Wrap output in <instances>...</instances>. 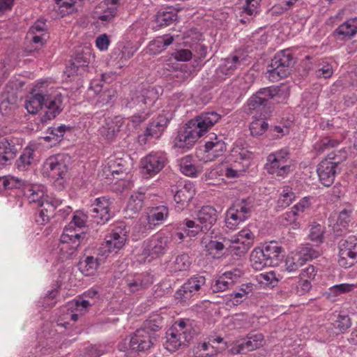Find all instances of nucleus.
I'll return each mask as SVG.
<instances>
[{
    "label": "nucleus",
    "mask_w": 357,
    "mask_h": 357,
    "mask_svg": "<svg viewBox=\"0 0 357 357\" xmlns=\"http://www.w3.org/2000/svg\"><path fill=\"white\" fill-rule=\"evenodd\" d=\"M156 99V94L153 89H142L133 93L130 97L125 98L121 102L122 107L126 110H132L134 114L129 119H124L116 117L113 123L116 127L109 128L113 135L116 132L126 130L131 123L133 128H136L144 122L150 115V107Z\"/></svg>",
    "instance_id": "obj_1"
},
{
    "label": "nucleus",
    "mask_w": 357,
    "mask_h": 357,
    "mask_svg": "<svg viewBox=\"0 0 357 357\" xmlns=\"http://www.w3.org/2000/svg\"><path fill=\"white\" fill-rule=\"evenodd\" d=\"M60 105V97L52 98L48 95L43 96L40 93L29 96L24 103L27 112L32 114H35L40 109L45 108L44 114L41 117V121L43 123L54 119L59 114Z\"/></svg>",
    "instance_id": "obj_2"
},
{
    "label": "nucleus",
    "mask_w": 357,
    "mask_h": 357,
    "mask_svg": "<svg viewBox=\"0 0 357 357\" xmlns=\"http://www.w3.org/2000/svg\"><path fill=\"white\" fill-rule=\"evenodd\" d=\"M218 213L215 208L211 206H204L197 213L198 223L192 220L185 219L183 221L182 229L190 237H195L199 232L208 231L216 222Z\"/></svg>",
    "instance_id": "obj_3"
},
{
    "label": "nucleus",
    "mask_w": 357,
    "mask_h": 357,
    "mask_svg": "<svg viewBox=\"0 0 357 357\" xmlns=\"http://www.w3.org/2000/svg\"><path fill=\"white\" fill-rule=\"evenodd\" d=\"M43 174L52 180L56 189H65L67 185L66 155L63 153L56 154L46 159L43 165Z\"/></svg>",
    "instance_id": "obj_4"
},
{
    "label": "nucleus",
    "mask_w": 357,
    "mask_h": 357,
    "mask_svg": "<svg viewBox=\"0 0 357 357\" xmlns=\"http://www.w3.org/2000/svg\"><path fill=\"white\" fill-rule=\"evenodd\" d=\"M347 158V152L340 150L337 153H331L317 166V172L320 182L326 187L331 186L335 178L338 165Z\"/></svg>",
    "instance_id": "obj_5"
},
{
    "label": "nucleus",
    "mask_w": 357,
    "mask_h": 357,
    "mask_svg": "<svg viewBox=\"0 0 357 357\" xmlns=\"http://www.w3.org/2000/svg\"><path fill=\"white\" fill-rule=\"evenodd\" d=\"M194 333L190 325L184 321L176 322L167 332L165 348L174 352L181 346L186 345L193 337Z\"/></svg>",
    "instance_id": "obj_6"
},
{
    "label": "nucleus",
    "mask_w": 357,
    "mask_h": 357,
    "mask_svg": "<svg viewBox=\"0 0 357 357\" xmlns=\"http://www.w3.org/2000/svg\"><path fill=\"white\" fill-rule=\"evenodd\" d=\"M254 199L248 197L236 202L227 211L225 222L229 229H234L248 220L254 209Z\"/></svg>",
    "instance_id": "obj_7"
},
{
    "label": "nucleus",
    "mask_w": 357,
    "mask_h": 357,
    "mask_svg": "<svg viewBox=\"0 0 357 357\" xmlns=\"http://www.w3.org/2000/svg\"><path fill=\"white\" fill-rule=\"evenodd\" d=\"M293 64L291 54L287 50H282L271 59L266 72L267 77L271 82H277L289 74Z\"/></svg>",
    "instance_id": "obj_8"
},
{
    "label": "nucleus",
    "mask_w": 357,
    "mask_h": 357,
    "mask_svg": "<svg viewBox=\"0 0 357 357\" xmlns=\"http://www.w3.org/2000/svg\"><path fill=\"white\" fill-rule=\"evenodd\" d=\"M172 242V237L168 236H158L144 241L142 253L138 256L139 263L150 262L165 253Z\"/></svg>",
    "instance_id": "obj_9"
},
{
    "label": "nucleus",
    "mask_w": 357,
    "mask_h": 357,
    "mask_svg": "<svg viewBox=\"0 0 357 357\" xmlns=\"http://www.w3.org/2000/svg\"><path fill=\"white\" fill-rule=\"evenodd\" d=\"M289 152L287 149H282L269 154L265 168L269 174L278 176H284L290 172Z\"/></svg>",
    "instance_id": "obj_10"
},
{
    "label": "nucleus",
    "mask_w": 357,
    "mask_h": 357,
    "mask_svg": "<svg viewBox=\"0 0 357 357\" xmlns=\"http://www.w3.org/2000/svg\"><path fill=\"white\" fill-rule=\"evenodd\" d=\"M156 340L155 336L148 333L145 329H137L125 340V349L132 352H142L150 349Z\"/></svg>",
    "instance_id": "obj_11"
},
{
    "label": "nucleus",
    "mask_w": 357,
    "mask_h": 357,
    "mask_svg": "<svg viewBox=\"0 0 357 357\" xmlns=\"http://www.w3.org/2000/svg\"><path fill=\"white\" fill-rule=\"evenodd\" d=\"M338 264L343 268H349L357 261V238L349 236L339 243Z\"/></svg>",
    "instance_id": "obj_12"
},
{
    "label": "nucleus",
    "mask_w": 357,
    "mask_h": 357,
    "mask_svg": "<svg viewBox=\"0 0 357 357\" xmlns=\"http://www.w3.org/2000/svg\"><path fill=\"white\" fill-rule=\"evenodd\" d=\"M167 162L166 155L162 152H151L141 160V173L146 178H151L158 174Z\"/></svg>",
    "instance_id": "obj_13"
},
{
    "label": "nucleus",
    "mask_w": 357,
    "mask_h": 357,
    "mask_svg": "<svg viewBox=\"0 0 357 357\" xmlns=\"http://www.w3.org/2000/svg\"><path fill=\"white\" fill-rule=\"evenodd\" d=\"M203 135L192 120L181 128L174 140V146L180 149L191 148Z\"/></svg>",
    "instance_id": "obj_14"
},
{
    "label": "nucleus",
    "mask_w": 357,
    "mask_h": 357,
    "mask_svg": "<svg viewBox=\"0 0 357 357\" xmlns=\"http://www.w3.org/2000/svg\"><path fill=\"white\" fill-rule=\"evenodd\" d=\"M127 230L124 225L115 227L109 236H106L105 243L102 244L100 250L102 255H108L116 252L122 248L126 241Z\"/></svg>",
    "instance_id": "obj_15"
},
{
    "label": "nucleus",
    "mask_w": 357,
    "mask_h": 357,
    "mask_svg": "<svg viewBox=\"0 0 357 357\" xmlns=\"http://www.w3.org/2000/svg\"><path fill=\"white\" fill-rule=\"evenodd\" d=\"M171 118L172 114L169 112L162 111V114H160L149 124L141 141L146 144L150 139L160 138Z\"/></svg>",
    "instance_id": "obj_16"
},
{
    "label": "nucleus",
    "mask_w": 357,
    "mask_h": 357,
    "mask_svg": "<svg viewBox=\"0 0 357 357\" xmlns=\"http://www.w3.org/2000/svg\"><path fill=\"white\" fill-rule=\"evenodd\" d=\"M264 344V335L261 333H250L246 339L232 343L229 352L232 355L250 351L262 347Z\"/></svg>",
    "instance_id": "obj_17"
},
{
    "label": "nucleus",
    "mask_w": 357,
    "mask_h": 357,
    "mask_svg": "<svg viewBox=\"0 0 357 357\" xmlns=\"http://www.w3.org/2000/svg\"><path fill=\"white\" fill-rule=\"evenodd\" d=\"M206 283L203 275H197L190 278L175 293V298L181 302H186L192 298Z\"/></svg>",
    "instance_id": "obj_18"
},
{
    "label": "nucleus",
    "mask_w": 357,
    "mask_h": 357,
    "mask_svg": "<svg viewBox=\"0 0 357 357\" xmlns=\"http://www.w3.org/2000/svg\"><path fill=\"white\" fill-rule=\"evenodd\" d=\"M67 230L66 226L64 227L63 234L61 236L60 243L56 249V262L54 264L59 274L57 283L59 287L62 285L63 281L66 278V261L67 260V235L65 234Z\"/></svg>",
    "instance_id": "obj_19"
},
{
    "label": "nucleus",
    "mask_w": 357,
    "mask_h": 357,
    "mask_svg": "<svg viewBox=\"0 0 357 357\" xmlns=\"http://www.w3.org/2000/svg\"><path fill=\"white\" fill-rule=\"evenodd\" d=\"M255 235L248 229L241 230L237 235L229 239L231 244V252L236 255H242L246 253L252 244Z\"/></svg>",
    "instance_id": "obj_20"
},
{
    "label": "nucleus",
    "mask_w": 357,
    "mask_h": 357,
    "mask_svg": "<svg viewBox=\"0 0 357 357\" xmlns=\"http://www.w3.org/2000/svg\"><path fill=\"white\" fill-rule=\"evenodd\" d=\"M227 149L226 144L222 139L217 135L210 137L204 145V157L203 160L205 162L213 161L217 158L222 156Z\"/></svg>",
    "instance_id": "obj_21"
},
{
    "label": "nucleus",
    "mask_w": 357,
    "mask_h": 357,
    "mask_svg": "<svg viewBox=\"0 0 357 357\" xmlns=\"http://www.w3.org/2000/svg\"><path fill=\"white\" fill-rule=\"evenodd\" d=\"M109 206V200L105 197H98L95 199L91 211L94 222L98 225H104L111 218Z\"/></svg>",
    "instance_id": "obj_22"
},
{
    "label": "nucleus",
    "mask_w": 357,
    "mask_h": 357,
    "mask_svg": "<svg viewBox=\"0 0 357 357\" xmlns=\"http://www.w3.org/2000/svg\"><path fill=\"white\" fill-rule=\"evenodd\" d=\"M243 275L240 268H234L224 273L212 285L214 292L224 291L232 287Z\"/></svg>",
    "instance_id": "obj_23"
},
{
    "label": "nucleus",
    "mask_w": 357,
    "mask_h": 357,
    "mask_svg": "<svg viewBox=\"0 0 357 357\" xmlns=\"http://www.w3.org/2000/svg\"><path fill=\"white\" fill-rule=\"evenodd\" d=\"M153 282V277L149 273L135 274L125 278V284L131 293L142 291L151 285Z\"/></svg>",
    "instance_id": "obj_24"
},
{
    "label": "nucleus",
    "mask_w": 357,
    "mask_h": 357,
    "mask_svg": "<svg viewBox=\"0 0 357 357\" xmlns=\"http://www.w3.org/2000/svg\"><path fill=\"white\" fill-rule=\"evenodd\" d=\"M128 171V161L121 158L109 159L107 166L104 169V172L107 174V176L110 174L117 180L123 179Z\"/></svg>",
    "instance_id": "obj_25"
},
{
    "label": "nucleus",
    "mask_w": 357,
    "mask_h": 357,
    "mask_svg": "<svg viewBox=\"0 0 357 357\" xmlns=\"http://www.w3.org/2000/svg\"><path fill=\"white\" fill-rule=\"evenodd\" d=\"M195 195V187L194 183L190 181H185L174 194V201L177 204L176 206L177 210L181 211L186 207Z\"/></svg>",
    "instance_id": "obj_26"
},
{
    "label": "nucleus",
    "mask_w": 357,
    "mask_h": 357,
    "mask_svg": "<svg viewBox=\"0 0 357 357\" xmlns=\"http://www.w3.org/2000/svg\"><path fill=\"white\" fill-rule=\"evenodd\" d=\"M276 93L277 91L273 88L268 87L260 89L249 98L248 105L250 109L255 110L266 106L267 102L275 96Z\"/></svg>",
    "instance_id": "obj_27"
},
{
    "label": "nucleus",
    "mask_w": 357,
    "mask_h": 357,
    "mask_svg": "<svg viewBox=\"0 0 357 357\" xmlns=\"http://www.w3.org/2000/svg\"><path fill=\"white\" fill-rule=\"evenodd\" d=\"M220 119V115L215 112H203L200 115L192 119L197 128L204 135Z\"/></svg>",
    "instance_id": "obj_28"
},
{
    "label": "nucleus",
    "mask_w": 357,
    "mask_h": 357,
    "mask_svg": "<svg viewBox=\"0 0 357 357\" xmlns=\"http://www.w3.org/2000/svg\"><path fill=\"white\" fill-rule=\"evenodd\" d=\"M45 188L40 184H27L24 189V195L29 203L36 206H43L45 201H48L45 197Z\"/></svg>",
    "instance_id": "obj_29"
},
{
    "label": "nucleus",
    "mask_w": 357,
    "mask_h": 357,
    "mask_svg": "<svg viewBox=\"0 0 357 357\" xmlns=\"http://www.w3.org/2000/svg\"><path fill=\"white\" fill-rule=\"evenodd\" d=\"M261 250L271 266H278L283 259L282 248L275 241L269 242Z\"/></svg>",
    "instance_id": "obj_30"
},
{
    "label": "nucleus",
    "mask_w": 357,
    "mask_h": 357,
    "mask_svg": "<svg viewBox=\"0 0 357 357\" xmlns=\"http://www.w3.org/2000/svg\"><path fill=\"white\" fill-rule=\"evenodd\" d=\"M356 18L349 19L340 24L334 31L333 36L339 40H349L357 33Z\"/></svg>",
    "instance_id": "obj_31"
},
{
    "label": "nucleus",
    "mask_w": 357,
    "mask_h": 357,
    "mask_svg": "<svg viewBox=\"0 0 357 357\" xmlns=\"http://www.w3.org/2000/svg\"><path fill=\"white\" fill-rule=\"evenodd\" d=\"M225 323L230 329L246 330L252 326L251 317L246 314H236L225 319Z\"/></svg>",
    "instance_id": "obj_32"
},
{
    "label": "nucleus",
    "mask_w": 357,
    "mask_h": 357,
    "mask_svg": "<svg viewBox=\"0 0 357 357\" xmlns=\"http://www.w3.org/2000/svg\"><path fill=\"white\" fill-rule=\"evenodd\" d=\"M176 20L177 11L172 7L160 9L155 16V22L159 27L167 26Z\"/></svg>",
    "instance_id": "obj_33"
},
{
    "label": "nucleus",
    "mask_w": 357,
    "mask_h": 357,
    "mask_svg": "<svg viewBox=\"0 0 357 357\" xmlns=\"http://www.w3.org/2000/svg\"><path fill=\"white\" fill-rule=\"evenodd\" d=\"M136 51L137 48L132 43H128L126 45L119 44L113 50L111 57L114 60L123 63V61L130 59Z\"/></svg>",
    "instance_id": "obj_34"
},
{
    "label": "nucleus",
    "mask_w": 357,
    "mask_h": 357,
    "mask_svg": "<svg viewBox=\"0 0 357 357\" xmlns=\"http://www.w3.org/2000/svg\"><path fill=\"white\" fill-rule=\"evenodd\" d=\"M229 346L227 342H224L223 338L220 337H213L210 339L209 342H204L201 346V350L208 351V353L206 354V356H212L214 354L220 353Z\"/></svg>",
    "instance_id": "obj_35"
},
{
    "label": "nucleus",
    "mask_w": 357,
    "mask_h": 357,
    "mask_svg": "<svg viewBox=\"0 0 357 357\" xmlns=\"http://www.w3.org/2000/svg\"><path fill=\"white\" fill-rule=\"evenodd\" d=\"M61 202L56 199L52 202L45 201L36 218L38 225H45L49 222L50 218L53 215L54 209L61 204Z\"/></svg>",
    "instance_id": "obj_36"
},
{
    "label": "nucleus",
    "mask_w": 357,
    "mask_h": 357,
    "mask_svg": "<svg viewBox=\"0 0 357 357\" xmlns=\"http://www.w3.org/2000/svg\"><path fill=\"white\" fill-rule=\"evenodd\" d=\"M242 60L238 56L233 55L222 61L218 67V72L225 75H231L241 66Z\"/></svg>",
    "instance_id": "obj_37"
},
{
    "label": "nucleus",
    "mask_w": 357,
    "mask_h": 357,
    "mask_svg": "<svg viewBox=\"0 0 357 357\" xmlns=\"http://www.w3.org/2000/svg\"><path fill=\"white\" fill-rule=\"evenodd\" d=\"M114 7H109L106 3H100L95 8L93 17L103 22H110L116 15Z\"/></svg>",
    "instance_id": "obj_38"
},
{
    "label": "nucleus",
    "mask_w": 357,
    "mask_h": 357,
    "mask_svg": "<svg viewBox=\"0 0 357 357\" xmlns=\"http://www.w3.org/2000/svg\"><path fill=\"white\" fill-rule=\"evenodd\" d=\"M202 244L205 248V250L208 255H212L213 257L216 256V254L227 248L231 252V244L229 238H224L223 242L218 241L215 240H210L208 242L202 241Z\"/></svg>",
    "instance_id": "obj_39"
},
{
    "label": "nucleus",
    "mask_w": 357,
    "mask_h": 357,
    "mask_svg": "<svg viewBox=\"0 0 357 357\" xmlns=\"http://www.w3.org/2000/svg\"><path fill=\"white\" fill-rule=\"evenodd\" d=\"M17 150L15 146L10 144L8 140L3 139L0 142V165H5L7 162L13 160L16 155Z\"/></svg>",
    "instance_id": "obj_40"
},
{
    "label": "nucleus",
    "mask_w": 357,
    "mask_h": 357,
    "mask_svg": "<svg viewBox=\"0 0 357 357\" xmlns=\"http://www.w3.org/2000/svg\"><path fill=\"white\" fill-rule=\"evenodd\" d=\"M35 160V151L33 149L26 147L20 158L16 161V166L22 171L27 170Z\"/></svg>",
    "instance_id": "obj_41"
},
{
    "label": "nucleus",
    "mask_w": 357,
    "mask_h": 357,
    "mask_svg": "<svg viewBox=\"0 0 357 357\" xmlns=\"http://www.w3.org/2000/svg\"><path fill=\"white\" fill-rule=\"evenodd\" d=\"M169 215V209L165 206H159L153 208L149 215L148 221L153 225H160L167 218Z\"/></svg>",
    "instance_id": "obj_42"
},
{
    "label": "nucleus",
    "mask_w": 357,
    "mask_h": 357,
    "mask_svg": "<svg viewBox=\"0 0 357 357\" xmlns=\"http://www.w3.org/2000/svg\"><path fill=\"white\" fill-rule=\"evenodd\" d=\"M250 263L252 267L261 271L266 266H271L261 248H255L250 255Z\"/></svg>",
    "instance_id": "obj_43"
},
{
    "label": "nucleus",
    "mask_w": 357,
    "mask_h": 357,
    "mask_svg": "<svg viewBox=\"0 0 357 357\" xmlns=\"http://www.w3.org/2000/svg\"><path fill=\"white\" fill-rule=\"evenodd\" d=\"M180 171L187 176L195 177L199 173L195 160L191 155L182 158L179 162Z\"/></svg>",
    "instance_id": "obj_44"
},
{
    "label": "nucleus",
    "mask_w": 357,
    "mask_h": 357,
    "mask_svg": "<svg viewBox=\"0 0 357 357\" xmlns=\"http://www.w3.org/2000/svg\"><path fill=\"white\" fill-rule=\"evenodd\" d=\"M26 185L24 181L11 175L0 177V190L21 188L24 189Z\"/></svg>",
    "instance_id": "obj_45"
},
{
    "label": "nucleus",
    "mask_w": 357,
    "mask_h": 357,
    "mask_svg": "<svg viewBox=\"0 0 357 357\" xmlns=\"http://www.w3.org/2000/svg\"><path fill=\"white\" fill-rule=\"evenodd\" d=\"M99 266L100 261L98 258L88 256L79 263V269L84 275H91L95 273Z\"/></svg>",
    "instance_id": "obj_46"
},
{
    "label": "nucleus",
    "mask_w": 357,
    "mask_h": 357,
    "mask_svg": "<svg viewBox=\"0 0 357 357\" xmlns=\"http://www.w3.org/2000/svg\"><path fill=\"white\" fill-rule=\"evenodd\" d=\"M90 305L89 301L82 300V301H73L68 302V310H71V319L73 321H77L79 317L82 316Z\"/></svg>",
    "instance_id": "obj_47"
},
{
    "label": "nucleus",
    "mask_w": 357,
    "mask_h": 357,
    "mask_svg": "<svg viewBox=\"0 0 357 357\" xmlns=\"http://www.w3.org/2000/svg\"><path fill=\"white\" fill-rule=\"evenodd\" d=\"M255 280L263 288H271L277 285L278 279L273 271L260 273L255 276Z\"/></svg>",
    "instance_id": "obj_48"
},
{
    "label": "nucleus",
    "mask_w": 357,
    "mask_h": 357,
    "mask_svg": "<svg viewBox=\"0 0 357 357\" xmlns=\"http://www.w3.org/2000/svg\"><path fill=\"white\" fill-rule=\"evenodd\" d=\"M321 251L318 245L314 246L310 243H307L301 248L298 255L305 263L308 260L318 257Z\"/></svg>",
    "instance_id": "obj_49"
},
{
    "label": "nucleus",
    "mask_w": 357,
    "mask_h": 357,
    "mask_svg": "<svg viewBox=\"0 0 357 357\" xmlns=\"http://www.w3.org/2000/svg\"><path fill=\"white\" fill-rule=\"evenodd\" d=\"M298 218V216L291 209L281 215L278 218V221L282 226L291 227L293 229H297L300 227Z\"/></svg>",
    "instance_id": "obj_50"
},
{
    "label": "nucleus",
    "mask_w": 357,
    "mask_h": 357,
    "mask_svg": "<svg viewBox=\"0 0 357 357\" xmlns=\"http://www.w3.org/2000/svg\"><path fill=\"white\" fill-rule=\"evenodd\" d=\"M191 263L190 256L186 253H181L177 255L172 262V271L174 272L187 271L190 267Z\"/></svg>",
    "instance_id": "obj_51"
},
{
    "label": "nucleus",
    "mask_w": 357,
    "mask_h": 357,
    "mask_svg": "<svg viewBox=\"0 0 357 357\" xmlns=\"http://www.w3.org/2000/svg\"><path fill=\"white\" fill-rule=\"evenodd\" d=\"M334 333L338 335L345 332L351 326L349 317L347 314H338L337 319L332 324Z\"/></svg>",
    "instance_id": "obj_52"
},
{
    "label": "nucleus",
    "mask_w": 357,
    "mask_h": 357,
    "mask_svg": "<svg viewBox=\"0 0 357 357\" xmlns=\"http://www.w3.org/2000/svg\"><path fill=\"white\" fill-rule=\"evenodd\" d=\"M145 194L142 192H137L133 193L128 201L127 208L128 210L137 213L143 207L144 199Z\"/></svg>",
    "instance_id": "obj_53"
},
{
    "label": "nucleus",
    "mask_w": 357,
    "mask_h": 357,
    "mask_svg": "<svg viewBox=\"0 0 357 357\" xmlns=\"http://www.w3.org/2000/svg\"><path fill=\"white\" fill-rule=\"evenodd\" d=\"M295 198V194L291 188L289 186L284 187L278 199L277 205L280 208H286L292 203Z\"/></svg>",
    "instance_id": "obj_54"
},
{
    "label": "nucleus",
    "mask_w": 357,
    "mask_h": 357,
    "mask_svg": "<svg viewBox=\"0 0 357 357\" xmlns=\"http://www.w3.org/2000/svg\"><path fill=\"white\" fill-rule=\"evenodd\" d=\"M88 219L87 215L83 211H76L68 223V231L75 229L76 228H83L85 227Z\"/></svg>",
    "instance_id": "obj_55"
},
{
    "label": "nucleus",
    "mask_w": 357,
    "mask_h": 357,
    "mask_svg": "<svg viewBox=\"0 0 357 357\" xmlns=\"http://www.w3.org/2000/svg\"><path fill=\"white\" fill-rule=\"evenodd\" d=\"M299 278H290L285 280L283 284L281 293L288 297L294 294H298Z\"/></svg>",
    "instance_id": "obj_56"
},
{
    "label": "nucleus",
    "mask_w": 357,
    "mask_h": 357,
    "mask_svg": "<svg viewBox=\"0 0 357 357\" xmlns=\"http://www.w3.org/2000/svg\"><path fill=\"white\" fill-rule=\"evenodd\" d=\"M161 319L160 317L146 320L140 329H145L148 333L156 337L155 333L160 328Z\"/></svg>",
    "instance_id": "obj_57"
},
{
    "label": "nucleus",
    "mask_w": 357,
    "mask_h": 357,
    "mask_svg": "<svg viewBox=\"0 0 357 357\" xmlns=\"http://www.w3.org/2000/svg\"><path fill=\"white\" fill-rule=\"evenodd\" d=\"M84 234H68V255H73L74 251L77 250L79 247Z\"/></svg>",
    "instance_id": "obj_58"
},
{
    "label": "nucleus",
    "mask_w": 357,
    "mask_h": 357,
    "mask_svg": "<svg viewBox=\"0 0 357 357\" xmlns=\"http://www.w3.org/2000/svg\"><path fill=\"white\" fill-rule=\"evenodd\" d=\"M303 263L298 253L294 255H289L285 260L286 269L289 272L295 271L301 266Z\"/></svg>",
    "instance_id": "obj_59"
},
{
    "label": "nucleus",
    "mask_w": 357,
    "mask_h": 357,
    "mask_svg": "<svg viewBox=\"0 0 357 357\" xmlns=\"http://www.w3.org/2000/svg\"><path fill=\"white\" fill-rule=\"evenodd\" d=\"M268 126V123L262 119H257L252 121L250 126L251 135L252 136L262 135L267 130Z\"/></svg>",
    "instance_id": "obj_60"
},
{
    "label": "nucleus",
    "mask_w": 357,
    "mask_h": 357,
    "mask_svg": "<svg viewBox=\"0 0 357 357\" xmlns=\"http://www.w3.org/2000/svg\"><path fill=\"white\" fill-rule=\"evenodd\" d=\"M355 288V285L353 284H336L329 289V291L327 293L328 296H337L341 294L349 292Z\"/></svg>",
    "instance_id": "obj_61"
},
{
    "label": "nucleus",
    "mask_w": 357,
    "mask_h": 357,
    "mask_svg": "<svg viewBox=\"0 0 357 357\" xmlns=\"http://www.w3.org/2000/svg\"><path fill=\"white\" fill-rule=\"evenodd\" d=\"M247 299L243 294L238 291H234L232 294L227 296L225 298V304L228 307L236 306L241 304L243 301Z\"/></svg>",
    "instance_id": "obj_62"
},
{
    "label": "nucleus",
    "mask_w": 357,
    "mask_h": 357,
    "mask_svg": "<svg viewBox=\"0 0 357 357\" xmlns=\"http://www.w3.org/2000/svg\"><path fill=\"white\" fill-rule=\"evenodd\" d=\"M351 210L343 209L339 213L337 220V225L341 227L343 229H346L349 227L351 220Z\"/></svg>",
    "instance_id": "obj_63"
},
{
    "label": "nucleus",
    "mask_w": 357,
    "mask_h": 357,
    "mask_svg": "<svg viewBox=\"0 0 357 357\" xmlns=\"http://www.w3.org/2000/svg\"><path fill=\"white\" fill-rule=\"evenodd\" d=\"M323 227L320 225H312L310 229L309 237L311 241L321 243L323 241Z\"/></svg>",
    "instance_id": "obj_64"
}]
</instances>
